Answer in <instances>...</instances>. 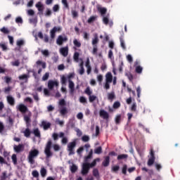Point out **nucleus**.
<instances>
[{
  "label": "nucleus",
  "instance_id": "nucleus-1",
  "mask_svg": "<svg viewBox=\"0 0 180 180\" xmlns=\"http://www.w3.org/2000/svg\"><path fill=\"white\" fill-rule=\"evenodd\" d=\"M40 154V152L37 149L31 150L28 155V162L30 164H34V158Z\"/></svg>",
  "mask_w": 180,
  "mask_h": 180
},
{
  "label": "nucleus",
  "instance_id": "nucleus-2",
  "mask_svg": "<svg viewBox=\"0 0 180 180\" xmlns=\"http://www.w3.org/2000/svg\"><path fill=\"white\" fill-rule=\"evenodd\" d=\"M53 145V142L51 139H49L46 143L44 153L46 155V158H50V157H53V153L51 152V146Z\"/></svg>",
  "mask_w": 180,
  "mask_h": 180
},
{
  "label": "nucleus",
  "instance_id": "nucleus-3",
  "mask_svg": "<svg viewBox=\"0 0 180 180\" xmlns=\"http://www.w3.org/2000/svg\"><path fill=\"white\" fill-rule=\"evenodd\" d=\"M77 147V141H73L68 144L67 150L68 155H74L75 154V148Z\"/></svg>",
  "mask_w": 180,
  "mask_h": 180
},
{
  "label": "nucleus",
  "instance_id": "nucleus-4",
  "mask_svg": "<svg viewBox=\"0 0 180 180\" xmlns=\"http://www.w3.org/2000/svg\"><path fill=\"white\" fill-rule=\"evenodd\" d=\"M89 169L91 167L89 166V162H84L82 166L81 174L83 176L88 175L89 174Z\"/></svg>",
  "mask_w": 180,
  "mask_h": 180
},
{
  "label": "nucleus",
  "instance_id": "nucleus-5",
  "mask_svg": "<svg viewBox=\"0 0 180 180\" xmlns=\"http://www.w3.org/2000/svg\"><path fill=\"white\" fill-rule=\"evenodd\" d=\"M61 27H53V29L50 31L51 39H52V40L55 39L56 33H57V32H61Z\"/></svg>",
  "mask_w": 180,
  "mask_h": 180
},
{
  "label": "nucleus",
  "instance_id": "nucleus-6",
  "mask_svg": "<svg viewBox=\"0 0 180 180\" xmlns=\"http://www.w3.org/2000/svg\"><path fill=\"white\" fill-rule=\"evenodd\" d=\"M13 150L15 153H17V154H19L20 153H22L25 150V145L20 143L18 145H14Z\"/></svg>",
  "mask_w": 180,
  "mask_h": 180
},
{
  "label": "nucleus",
  "instance_id": "nucleus-7",
  "mask_svg": "<svg viewBox=\"0 0 180 180\" xmlns=\"http://www.w3.org/2000/svg\"><path fill=\"white\" fill-rule=\"evenodd\" d=\"M36 8L38 10V13L37 15H43V12L44 11V5L41 4V2L39 1L36 5Z\"/></svg>",
  "mask_w": 180,
  "mask_h": 180
},
{
  "label": "nucleus",
  "instance_id": "nucleus-8",
  "mask_svg": "<svg viewBox=\"0 0 180 180\" xmlns=\"http://www.w3.org/2000/svg\"><path fill=\"white\" fill-rule=\"evenodd\" d=\"M65 41H68V38H67V37H63L62 35H59L56 39V44H58V46H63V43Z\"/></svg>",
  "mask_w": 180,
  "mask_h": 180
},
{
  "label": "nucleus",
  "instance_id": "nucleus-9",
  "mask_svg": "<svg viewBox=\"0 0 180 180\" xmlns=\"http://www.w3.org/2000/svg\"><path fill=\"white\" fill-rule=\"evenodd\" d=\"M54 86H58V82L57 81L49 80L48 82L49 89H53Z\"/></svg>",
  "mask_w": 180,
  "mask_h": 180
},
{
  "label": "nucleus",
  "instance_id": "nucleus-10",
  "mask_svg": "<svg viewBox=\"0 0 180 180\" xmlns=\"http://www.w3.org/2000/svg\"><path fill=\"white\" fill-rule=\"evenodd\" d=\"M100 116L101 117H103L105 120H109V113L106 112L105 110H100Z\"/></svg>",
  "mask_w": 180,
  "mask_h": 180
},
{
  "label": "nucleus",
  "instance_id": "nucleus-11",
  "mask_svg": "<svg viewBox=\"0 0 180 180\" xmlns=\"http://www.w3.org/2000/svg\"><path fill=\"white\" fill-rule=\"evenodd\" d=\"M60 53L63 56V57H67V56H68V46L60 48Z\"/></svg>",
  "mask_w": 180,
  "mask_h": 180
},
{
  "label": "nucleus",
  "instance_id": "nucleus-12",
  "mask_svg": "<svg viewBox=\"0 0 180 180\" xmlns=\"http://www.w3.org/2000/svg\"><path fill=\"white\" fill-rule=\"evenodd\" d=\"M110 164V156H105L104 158V160L102 162L103 167H109V165Z\"/></svg>",
  "mask_w": 180,
  "mask_h": 180
},
{
  "label": "nucleus",
  "instance_id": "nucleus-13",
  "mask_svg": "<svg viewBox=\"0 0 180 180\" xmlns=\"http://www.w3.org/2000/svg\"><path fill=\"white\" fill-rule=\"evenodd\" d=\"M6 99L8 103L10 104L11 106H15V98L12 96H7Z\"/></svg>",
  "mask_w": 180,
  "mask_h": 180
},
{
  "label": "nucleus",
  "instance_id": "nucleus-14",
  "mask_svg": "<svg viewBox=\"0 0 180 180\" xmlns=\"http://www.w3.org/2000/svg\"><path fill=\"white\" fill-rule=\"evenodd\" d=\"M18 110L21 112V113H26L27 112L28 108L24 104H20L18 108Z\"/></svg>",
  "mask_w": 180,
  "mask_h": 180
},
{
  "label": "nucleus",
  "instance_id": "nucleus-15",
  "mask_svg": "<svg viewBox=\"0 0 180 180\" xmlns=\"http://www.w3.org/2000/svg\"><path fill=\"white\" fill-rule=\"evenodd\" d=\"M113 81V75H112V72H108L105 75V82H112Z\"/></svg>",
  "mask_w": 180,
  "mask_h": 180
},
{
  "label": "nucleus",
  "instance_id": "nucleus-16",
  "mask_svg": "<svg viewBox=\"0 0 180 180\" xmlns=\"http://www.w3.org/2000/svg\"><path fill=\"white\" fill-rule=\"evenodd\" d=\"M94 155V150L92 149L90 150L89 154L87 156L84 157V162H89V160L92 158V156Z\"/></svg>",
  "mask_w": 180,
  "mask_h": 180
},
{
  "label": "nucleus",
  "instance_id": "nucleus-17",
  "mask_svg": "<svg viewBox=\"0 0 180 180\" xmlns=\"http://www.w3.org/2000/svg\"><path fill=\"white\" fill-rule=\"evenodd\" d=\"M75 85L74 84V82L69 80V88H70V93L74 94V91H75Z\"/></svg>",
  "mask_w": 180,
  "mask_h": 180
},
{
  "label": "nucleus",
  "instance_id": "nucleus-18",
  "mask_svg": "<svg viewBox=\"0 0 180 180\" xmlns=\"http://www.w3.org/2000/svg\"><path fill=\"white\" fill-rule=\"evenodd\" d=\"M108 101H113L116 98V94H115V91H111L110 93H108L107 94Z\"/></svg>",
  "mask_w": 180,
  "mask_h": 180
},
{
  "label": "nucleus",
  "instance_id": "nucleus-19",
  "mask_svg": "<svg viewBox=\"0 0 180 180\" xmlns=\"http://www.w3.org/2000/svg\"><path fill=\"white\" fill-rule=\"evenodd\" d=\"M18 79H20V81H25V82H27L29 79V75L26 74L21 75L18 77Z\"/></svg>",
  "mask_w": 180,
  "mask_h": 180
},
{
  "label": "nucleus",
  "instance_id": "nucleus-20",
  "mask_svg": "<svg viewBox=\"0 0 180 180\" xmlns=\"http://www.w3.org/2000/svg\"><path fill=\"white\" fill-rule=\"evenodd\" d=\"M127 158H129V155L127 154H121V155H118L117 160L118 161H120L122 160H127Z\"/></svg>",
  "mask_w": 180,
  "mask_h": 180
},
{
  "label": "nucleus",
  "instance_id": "nucleus-21",
  "mask_svg": "<svg viewBox=\"0 0 180 180\" xmlns=\"http://www.w3.org/2000/svg\"><path fill=\"white\" fill-rule=\"evenodd\" d=\"M125 77H127L128 78V79H129V81H130V82H133V79H134V77L133 76L131 72H125Z\"/></svg>",
  "mask_w": 180,
  "mask_h": 180
},
{
  "label": "nucleus",
  "instance_id": "nucleus-22",
  "mask_svg": "<svg viewBox=\"0 0 180 180\" xmlns=\"http://www.w3.org/2000/svg\"><path fill=\"white\" fill-rule=\"evenodd\" d=\"M98 19V15H92L87 20V23H94Z\"/></svg>",
  "mask_w": 180,
  "mask_h": 180
},
{
  "label": "nucleus",
  "instance_id": "nucleus-23",
  "mask_svg": "<svg viewBox=\"0 0 180 180\" xmlns=\"http://www.w3.org/2000/svg\"><path fill=\"white\" fill-rule=\"evenodd\" d=\"M24 120L26 123L27 127H30V122H32V120H30V117L27 115L24 116Z\"/></svg>",
  "mask_w": 180,
  "mask_h": 180
},
{
  "label": "nucleus",
  "instance_id": "nucleus-24",
  "mask_svg": "<svg viewBox=\"0 0 180 180\" xmlns=\"http://www.w3.org/2000/svg\"><path fill=\"white\" fill-rule=\"evenodd\" d=\"M120 46L123 50H126V44H124V39L123 36L120 37Z\"/></svg>",
  "mask_w": 180,
  "mask_h": 180
},
{
  "label": "nucleus",
  "instance_id": "nucleus-25",
  "mask_svg": "<svg viewBox=\"0 0 180 180\" xmlns=\"http://www.w3.org/2000/svg\"><path fill=\"white\" fill-rule=\"evenodd\" d=\"M98 11L100 12L101 16H105L106 12H108V10L105 8H98Z\"/></svg>",
  "mask_w": 180,
  "mask_h": 180
},
{
  "label": "nucleus",
  "instance_id": "nucleus-26",
  "mask_svg": "<svg viewBox=\"0 0 180 180\" xmlns=\"http://www.w3.org/2000/svg\"><path fill=\"white\" fill-rule=\"evenodd\" d=\"M97 161L98 162L101 161V159L99 158H97L91 163L89 162V167H90V168H94V167H95L96 165Z\"/></svg>",
  "mask_w": 180,
  "mask_h": 180
},
{
  "label": "nucleus",
  "instance_id": "nucleus-27",
  "mask_svg": "<svg viewBox=\"0 0 180 180\" xmlns=\"http://www.w3.org/2000/svg\"><path fill=\"white\" fill-rule=\"evenodd\" d=\"M23 133H24L25 137H27V138L30 137V134H32V131H30V129L29 128L25 129Z\"/></svg>",
  "mask_w": 180,
  "mask_h": 180
},
{
  "label": "nucleus",
  "instance_id": "nucleus-28",
  "mask_svg": "<svg viewBox=\"0 0 180 180\" xmlns=\"http://www.w3.org/2000/svg\"><path fill=\"white\" fill-rule=\"evenodd\" d=\"M103 22L104 23V25H109V14L105 16H103Z\"/></svg>",
  "mask_w": 180,
  "mask_h": 180
},
{
  "label": "nucleus",
  "instance_id": "nucleus-29",
  "mask_svg": "<svg viewBox=\"0 0 180 180\" xmlns=\"http://www.w3.org/2000/svg\"><path fill=\"white\" fill-rule=\"evenodd\" d=\"M33 134L35 136V137H41V135L40 134V130H39V128H36L33 131Z\"/></svg>",
  "mask_w": 180,
  "mask_h": 180
},
{
  "label": "nucleus",
  "instance_id": "nucleus-30",
  "mask_svg": "<svg viewBox=\"0 0 180 180\" xmlns=\"http://www.w3.org/2000/svg\"><path fill=\"white\" fill-rule=\"evenodd\" d=\"M42 125L44 127V130H47V129H50V127H51V124L50 122L46 123V122H43Z\"/></svg>",
  "mask_w": 180,
  "mask_h": 180
},
{
  "label": "nucleus",
  "instance_id": "nucleus-31",
  "mask_svg": "<svg viewBox=\"0 0 180 180\" xmlns=\"http://www.w3.org/2000/svg\"><path fill=\"white\" fill-rule=\"evenodd\" d=\"M17 46L20 49L22 46H25V41L23 39H19L16 42Z\"/></svg>",
  "mask_w": 180,
  "mask_h": 180
},
{
  "label": "nucleus",
  "instance_id": "nucleus-32",
  "mask_svg": "<svg viewBox=\"0 0 180 180\" xmlns=\"http://www.w3.org/2000/svg\"><path fill=\"white\" fill-rule=\"evenodd\" d=\"M73 44L75 47H77L78 49H79V47H81V42L79 41L77 39H75L73 40Z\"/></svg>",
  "mask_w": 180,
  "mask_h": 180
},
{
  "label": "nucleus",
  "instance_id": "nucleus-33",
  "mask_svg": "<svg viewBox=\"0 0 180 180\" xmlns=\"http://www.w3.org/2000/svg\"><path fill=\"white\" fill-rule=\"evenodd\" d=\"M70 171L72 174H75V172H77V171H78V167H77V165H72L70 167Z\"/></svg>",
  "mask_w": 180,
  "mask_h": 180
},
{
  "label": "nucleus",
  "instance_id": "nucleus-34",
  "mask_svg": "<svg viewBox=\"0 0 180 180\" xmlns=\"http://www.w3.org/2000/svg\"><path fill=\"white\" fill-rule=\"evenodd\" d=\"M11 160H12L14 165H16V164H18V158L16 156V154H13L12 155Z\"/></svg>",
  "mask_w": 180,
  "mask_h": 180
},
{
  "label": "nucleus",
  "instance_id": "nucleus-35",
  "mask_svg": "<svg viewBox=\"0 0 180 180\" xmlns=\"http://www.w3.org/2000/svg\"><path fill=\"white\" fill-rule=\"evenodd\" d=\"M96 99H98V97H96V96H91V94L89 96V101L91 103H92V102H94V101H96Z\"/></svg>",
  "mask_w": 180,
  "mask_h": 180
},
{
  "label": "nucleus",
  "instance_id": "nucleus-36",
  "mask_svg": "<svg viewBox=\"0 0 180 180\" xmlns=\"http://www.w3.org/2000/svg\"><path fill=\"white\" fill-rule=\"evenodd\" d=\"M135 72H136V74H141V72H143V68L140 65L136 66L135 69Z\"/></svg>",
  "mask_w": 180,
  "mask_h": 180
},
{
  "label": "nucleus",
  "instance_id": "nucleus-37",
  "mask_svg": "<svg viewBox=\"0 0 180 180\" xmlns=\"http://www.w3.org/2000/svg\"><path fill=\"white\" fill-rule=\"evenodd\" d=\"M60 113L62 116H65V115H67L68 113V111L67 110V108L64 107L60 110Z\"/></svg>",
  "mask_w": 180,
  "mask_h": 180
},
{
  "label": "nucleus",
  "instance_id": "nucleus-38",
  "mask_svg": "<svg viewBox=\"0 0 180 180\" xmlns=\"http://www.w3.org/2000/svg\"><path fill=\"white\" fill-rule=\"evenodd\" d=\"M84 93L86 95H88V96H91V95H92V91H91V88L89 86L86 88Z\"/></svg>",
  "mask_w": 180,
  "mask_h": 180
},
{
  "label": "nucleus",
  "instance_id": "nucleus-39",
  "mask_svg": "<svg viewBox=\"0 0 180 180\" xmlns=\"http://www.w3.org/2000/svg\"><path fill=\"white\" fill-rule=\"evenodd\" d=\"M99 42V39L98 38V35H96L94 37V39L92 40V44L93 46H96L98 43Z\"/></svg>",
  "mask_w": 180,
  "mask_h": 180
},
{
  "label": "nucleus",
  "instance_id": "nucleus-40",
  "mask_svg": "<svg viewBox=\"0 0 180 180\" xmlns=\"http://www.w3.org/2000/svg\"><path fill=\"white\" fill-rule=\"evenodd\" d=\"M37 65H41L42 68H46V63L45 62H42L41 60H37Z\"/></svg>",
  "mask_w": 180,
  "mask_h": 180
},
{
  "label": "nucleus",
  "instance_id": "nucleus-41",
  "mask_svg": "<svg viewBox=\"0 0 180 180\" xmlns=\"http://www.w3.org/2000/svg\"><path fill=\"white\" fill-rule=\"evenodd\" d=\"M40 174L41 176L44 177L46 175H47V170H46L44 167H42L40 170Z\"/></svg>",
  "mask_w": 180,
  "mask_h": 180
},
{
  "label": "nucleus",
  "instance_id": "nucleus-42",
  "mask_svg": "<svg viewBox=\"0 0 180 180\" xmlns=\"http://www.w3.org/2000/svg\"><path fill=\"white\" fill-rule=\"evenodd\" d=\"M154 161H155V158H150L148 161V165L149 167H151V165H153V164H154Z\"/></svg>",
  "mask_w": 180,
  "mask_h": 180
},
{
  "label": "nucleus",
  "instance_id": "nucleus-43",
  "mask_svg": "<svg viewBox=\"0 0 180 180\" xmlns=\"http://www.w3.org/2000/svg\"><path fill=\"white\" fill-rule=\"evenodd\" d=\"M113 109H119L120 108V102L115 101L112 105Z\"/></svg>",
  "mask_w": 180,
  "mask_h": 180
},
{
  "label": "nucleus",
  "instance_id": "nucleus-44",
  "mask_svg": "<svg viewBox=\"0 0 180 180\" xmlns=\"http://www.w3.org/2000/svg\"><path fill=\"white\" fill-rule=\"evenodd\" d=\"M120 120H122V115H117L116 117H115L116 124H120Z\"/></svg>",
  "mask_w": 180,
  "mask_h": 180
},
{
  "label": "nucleus",
  "instance_id": "nucleus-45",
  "mask_svg": "<svg viewBox=\"0 0 180 180\" xmlns=\"http://www.w3.org/2000/svg\"><path fill=\"white\" fill-rule=\"evenodd\" d=\"M11 65H13V67H19V65H20V61L16 60L14 62H11Z\"/></svg>",
  "mask_w": 180,
  "mask_h": 180
},
{
  "label": "nucleus",
  "instance_id": "nucleus-46",
  "mask_svg": "<svg viewBox=\"0 0 180 180\" xmlns=\"http://www.w3.org/2000/svg\"><path fill=\"white\" fill-rule=\"evenodd\" d=\"M95 154H102V147L98 146L97 148L94 150Z\"/></svg>",
  "mask_w": 180,
  "mask_h": 180
},
{
  "label": "nucleus",
  "instance_id": "nucleus-47",
  "mask_svg": "<svg viewBox=\"0 0 180 180\" xmlns=\"http://www.w3.org/2000/svg\"><path fill=\"white\" fill-rule=\"evenodd\" d=\"M93 175L96 178H99V171L98 170V169H94L93 170Z\"/></svg>",
  "mask_w": 180,
  "mask_h": 180
},
{
  "label": "nucleus",
  "instance_id": "nucleus-48",
  "mask_svg": "<svg viewBox=\"0 0 180 180\" xmlns=\"http://www.w3.org/2000/svg\"><path fill=\"white\" fill-rule=\"evenodd\" d=\"M73 58L75 61L78 62V60H79V53L75 52L73 56Z\"/></svg>",
  "mask_w": 180,
  "mask_h": 180
},
{
  "label": "nucleus",
  "instance_id": "nucleus-49",
  "mask_svg": "<svg viewBox=\"0 0 180 180\" xmlns=\"http://www.w3.org/2000/svg\"><path fill=\"white\" fill-rule=\"evenodd\" d=\"M53 12H58L60 11V6L58 4H55L53 7Z\"/></svg>",
  "mask_w": 180,
  "mask_h": 180
},
{
  "label": "nucleus",
  "instance_id": "nucleus-50",
  "mask_svg": "<svg viewBox=\"0 0 180 180\" xmlns=\"http://www.w3.org/2000/svg\"><path fill=\"white\" fill-rule=\"evenodd\" d=\"M131 112H136L137 110V104L136 103H134L131 107Z\"/></svg>",
  "mask_w": 180,
  "mask_h": 180
},
{
  "label": "nucleus",
  "instance_id": "nucleus-51",
  "mask_svg": "<svg viewBox=\"0 0 180 180\" xmlns=\"http://www.w3.org/2000/svg\"><path fill=\"white\" fill-rule=\"evenodd\" d=\"M41 53H42L43 56H45V57H49V56H50L49 50H42L41 51Z\"/></svg>",
  "mask_w": 180,
  "mask_h": 180
},
{
  "label": "nucleus",
  "instance_id": "nucleus-52",
  "mask_svg": "<svg viewBox=\"0 0 180 180\" xmlns=\"http://www.w3.org/2000/svg\"><path fill=\"white\" fill-rule=\"evenodd\" d=\"M110 84H112V82H105V85H104V88L105 89H110Z\"/></svg>",
  "mask_w": 180,
  "mask_h": 180
},
{
  "label": "nucleus",
  "instance_id": "nucleus-53",
  "mask_svg": "<svg viewBox=\"0 0 180 180\" xmlns=\"http://www.w3.org/2000/svg\"><path fill=\"white\" fill-rule=\"evenodd\" d=\"M32 175L34 176V178H39V172H37V170H34L32 172Z\"/></svg>",
  "mask_w": 180,
  "mask_h": 180
},
{
  "label": "nucleus",
  "instance_id": "nucleus-54",
  "mask_svg": "<svg viewBox=\"0 0 180 180\" xmlns=\"http://www.w3.org/2000/svg\"><path fill=\"white\" fill-rule=\"evenodd\" d=\"M119 169H120V167L117 166V165L113 166L112 167V172H117V171H119Z\"/></svg>",
  "mask_w": 180,
  "mask_h": 180
},
{
  "label": "nucleus",
  "instance_id": "nucleus-55",
  "mask_svg": "<svg viewBox=\"0 0 180 180\" xmlns=\"http://www.w3.org/2000/svg\"><path fill=\"white\" fill-rule=\"evenodd\" d=\"M0 47L2 49L3 51H6V50H8V46H6V44L0 43Z\"/></svg>",
  "mask_w": 180,
  "mask_h": 180
},
{
  "label": "nucleus",
  "instance_id": "nucleus-56",
  "mask_svg": "<svg viewBox=\"0 0 180 180\" xmlns=\"http://www.w3.org/2000/svg\"><path fill=\"white\" fill-rule=\"evenodd\" d=\"M82 141H84V143H86V142L89 141V136L84 135L82 137Z\"/></svg>",
  "mask_w": 180,
  "mask_h": 180
},
{
  "label": "nucleus",
  "instance_id": "nucleus-57",
  "mask_svg": "<svg viewBox=\"0 0 180 180\" xmlns=\"http://www.w3.org/2000/svg\"><path fill=\"white\" fill-rule=\"evenodd\" d=\"M49 72H46L44 75L42 77V81H47L49 79Z\"/></svg>",
  "mask_w": 180,
  "mask_h": 180
},
{
  "label": "nucleus",
  "instance_id": "nucleus-58",
  "mask_svg": "<svg viewBox=\"0 0 180 180\" xmlns=\"http://www.w3.org/2000/svg\"><path fill=\"white\" fill-rule=\"evenodd\" d=\"M82 151H84V146H81L77 150V153L79 155H81V154H82Z\"/></svg>",
  "mask_w": 180,
  "mask_h": 180
},
{
  "label": "nucleus",
  "instance_id": "nucleus-59",
  "mask_svg": "<svg viewBox=\"0 0 180 180\" xmlns=\"http://www.w3.org/2000/svg\"><path fill=\"white\" fill-rule=\"evenodd\" d=\"M6 178H8V176H6V172H4L0 177V180H5Z\"/></svg>",
  "mask_w": 180,
  "mask_h": 180
},
{
  "label": "nucleus",
  "instance_id": "nucleus-60",
  "mask_svg": "<svg viewBox=\"0 0 180 180\" xmlns=\"http://www.w3.org/2000/svg\"><path fill=\"white\" fill-rule=\"evenodd\" d=\"M79 103H86V98L84 96H81L79 98Z\"/></svg>",
  "mask_w": 180,
  "mask_h": 180
},
{
  "label": "nucleus",
  "instance_id": "nucleus-61",
  "mask_svg": "<svg viewBox=\"0 0 180 180\" xmlns=\"http://www.w3.org/2000/svg\"><path fill=\"white\" fill-rule=\"evenodd\" d=\"M52 139L54 140V141H57L58 140V135L57 133H53L52 134Z\"/></svg>",
  "mask_w": 180,
  "mask_h": 180
},
{
  "label": "nucleus",
  "instance_id": "nucleus-62",
  "mask_svg": "<svg viewBox=\"0 0 180 180\" xmlns=\"http://www.w3.org/2000/svg\"><path fill=\"white\" fill-rule=\"evenodd\" d=\"M1 32H2V33H4L5 34H9V31L5 27L1 29Z\"/></svg>",
  "mask_w": 180,
  "mask_h": 180
},
{
  "label": "nucleus",
  "instance_id": "nucleus-63",
  "mask_svg": "<svg viewBox=\"0 0 180 180\" xmlns=\"http://www.w3.org/2000/svg\"><path fill=\"white\" fill-rule=\"evenodd\" d=\"M15 22L17 23H23V20L22 19V17H17L15 18Z\"/></svg>",
  "mask_w": 180,
  "mask_h": 180
},
{
  "label": "nucleus",
  "instance_id": "nucleus-64",
  "mask_svg": "<svg viewBox=\"0 0 180 180\" xmlns=\"http://www.w3.org/2000/svg\"><path fill=\"white\" fill-rule=\"evenodd\" d=\"M54 151H60V146L58 144H54L53 146Z\"/></svg>",
  "mask_w": 180,
  "mask_h": 180
}]
</instances>
